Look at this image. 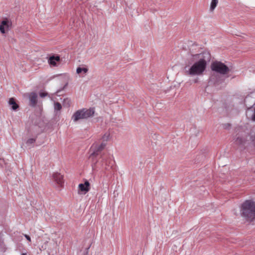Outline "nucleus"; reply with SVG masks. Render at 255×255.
<instances>
[{
  "label": "nucleus",
  "mask_w": 255,
  "mask_h": 255,
  "mask_svg": "<svg viewBox=\"0 0 255 255\" xmlns=\"http://www.w3.org/2000/svg\"><path fill=\"white\" fill-rule=\"evenodd\" d=\"M190 53L194 63L190 67H184V74L191 76L202 75L206 69L208 63L211 60L210 53L207 51H204L198 54H193L191 51Z\"/></svg>",
  "instance_id": "1"
},
{
  "label": "nucleus",
  "mask_w": 255,
  "mask_h": 255,
  "mask_svg": "<svg viewBox=\"0 0 255 255\" xmlns=\"http://www.w3.org/2000/svg\"><path fill=\"white\" fill-rule=\"evenodd\" d=\"M240 214L248 221L255 219V202L246 200L241 205Z\"/></svg>",
  "instance_id": "2"
},
{
  "label": "nucleus",
  "mask_w": 255,
  "mask_h": 255,
  "mask_svg": "<svg viewBox=\"0 0 255 255\" xmlns=\"http://www.w3.org/2000/svg\"><path fill=\"white\" fill-rule=\"evenodd\" d=\"M95 113L94 108L89 109L83 108L75 112L72 116V119L76 122L80 120L87 119L93 116Z\"/></svg>",
  "instance_id": "3"
},
{
  "label": "nucleus",
  "mask_w": 255,
  "mask_h": 255,
  "mask_svg": "<svg viewBox=\"0 0 255 255\" xmlns=\"http://www.w3.org/2000/svg\"><path fill=\"white\" fill-rule=\"evenodd\" d=\"M100 158L101 160L100 161V163L105 171H110L114 168L115 161L112 156L109 154L103 153Z\"/></svg>",
  "instance_id": "4"
},
{
  "label": "nucleus",
  "mask_w": 255,
  "mask_h": 255,
  "mask_svg": "<svg viewBox=\"0 0 255 255\" xmlns=\"http://www.w3.org/2000/svg\"><path fill=\"white\" fill-rule=\"evenodd\" d=\"M211 69L212 71L222 75L227 74L230 71L229 68L227 65L219 61H214L211 64Z\"/></svg>",
  "instance_id": "5"
},
{
  "label": "nucleus",
  "mask_w": 255,
  "mask_h": 255,
  "mask_svg": "<svg viewBox=\"0 0 255 255\" xmlns=\"http://www.w3.org/2000/svg\"><path fill=\"white\" fill-rule=\"evenodd\" d=\"M210 82L216 87L223 83L224 82V79L221 75L213 74L210 77Z\"/></svg>",
  "instance_id": "6"
},
{
  "label": "nucleus",
  "mask_w": 255,
  "mask_h": 255,
  "mask_svg": "<svg viewBox=\"0 0 255 255\" xmlns=\"http://www.w3.org/2000/svg\"><path fill=\"white\" fill-rule=\"evenodd\" d=\"M90 151L91 153L90 155L89 158L94 159V157L100 154L102 150L98 146L97 143H94L91 147Z\"/></svg>",
  "instance_id": "7"
},
{
  "label": "nucleus",
  "mask_w": 255,
  "mask_h": 255,
  "mask_svg": "<svg viewBox=\"0 0 255 255\" xmlns=\"http://www.w3.org/2000/svg\"><path fill=\"white\" fill-rule=\"evenodd\" d=\"M52 180L60 186L64 183L63 176L58 172H54L52 176Z\"/></svg>",
  "instance_id": "8"
},
{
  "label": "nucleus",
  "mask_w": 255,
  "mask_h": 255,
  "mask_svg": "<svg viewBox=\"0 0 255 255\" xmlns=\"http://www.w3.org/2000/svg\"><path fill=\"white\" fill-rule=\"evenodd\" d=\"M11 23L8 21L7 18L3 20L0 24V31L4 34L6 30L9 29V27L11 26Z\"/></svg>",
  "instance_id": "9"
},
{
  "label": "nucleus",
  "mask_w": 255,
  "mask_h": 255,
  "mask_svg": "<svg viewBox=\"0 0 255 255\" xmlns=\"http://www.w3.org/2000/svg\"><path fill=\"white\" fill-rule=\"evenodd\" d=\"M29 100V106L34 107L37 103V95L35 92H31L28 94Z\"/></svg>",
  "instance_id": "10"
},
{
  "label": "nucleus",
  "mask_w": 255,
  "mask_h": 255,
  "mask_svg": "<svg viewBox=\"0 0 255 255\" xmlns=\"http://www.w3.org/2000/svg\"><path fill=\"white\" fill-rule=\"evenodd\" d=\"M90 183L86 180L84 184L81 183L79 185V190L83 192L84 194L86 193L90 190Z\"/></svg>",
  "instance_id": "11"
},
{
  "label": "nucleus",
  "mask_w": 255,
  "mask_h": 255,
  "mask_svg": "<svg viewBox=\"0 0 255 255\" xmlns=\"http://www.w3.org/2000/svg\"><path fill=\"white\" fill-rule=\"evenodd\" d=\"M60 60V56L58 55H52L50 56L48 59V63L52 66H56L57 62Z\"/></svg>",
  "instance_id": "12"
},
{
  "label": "nucleus",
  "mask_w": 255,
  "mask_h": 255,
  "mask_svg": "<svg viewBox=\"0 0 255 255\" xmlns=\"http://www.w3.org/2000/svg\"><path fill=\"white\" fill-rule=\"evenodd\" d=\"M8 104L11 106V110L16 111L19 108V105L16 103L15 99L11 98L9 99Z\"/></svg>",
  "instance_id": "13"
},
{
  "label": "nucleus",
  "mask_w": 255,
  "mask_h": 255,
  "mask_svg": "<svg viewBox=\"0 0 255 255\" xmlns=\"http://www.w3.org/2000/svg\"><path fill=\"white\" fill-rule=\"evenodd\" d=\"M246 141L247 139L246 137L239 136L236 138L235 142L236 144L238 145L244 146L246 143Z\"/></svg>",
  "instance_id": "14"
},
{
  "label": "nucleus",
  "mask_w": 255,
  "mask_h": 255,
  "mask_svg": "<svg viewBox=\"0 0 255 255\" xmlns=\"http://www.w3.org/2000/svg\"><path fill=\"white\" fill-rule=\"evenodd\" d=\"M218 2V0H212L210 5V10L213 11L216 7Z\"/></svg>",
  "instance_id": "15"
},
{
  "label": "nucleus",
  "mask_w": 255,
  "mask_h": 255,
  "mask_svg": "<svg viewBox=\"0 0 255 255\" xmlns=\"http://www.w3.org/2000/svg\"><path fill=\"white\" fill-rule=\"evenodd\" d=\"M88 71L87 68H81L78 67L76 70V72L78 74H80L82 72H84V73H86Z\"/></svg>",
  "instance_id": "16"
},
{
  "label": "nucleus",
  "mask_w": 255,
  "mask_h": 255,
  "mask_svg": "<svg viewBox=\"0 0 255 255\" xmlns=\"http://www.w3.org/2000/svg\"><path fill=\"white\" fill-rule=\"evenodd\" d=\"M62 109V106L59 102H55L54 103V109L55 110L60 111Z\"/></svg>",
  "instance_id": "17"
},
{
  "label": "nucleus",
  "mask_w": 255,
  "mask_h": 255,
  "mask_svg": "<svg viewBox=\"0 0 255 255\" xmlns=\"http://www.w3.org/2000/svg\"><path fill=\"white\" fill-rule=\"evenodd\" d=\"M110 134L108 133H106L102 137V139L104 141H107L109 139Z\"/></svg>",
  "instance_id": "18"
},
{
  "label": "nucleus",
  "mask_w": 255,
  "mask_h": 255,
  "mask_svg": "<svg viewBox=\"0 0 255 255\" xmlns=\"http://www.w3.org/2000/svg\"><path fill=\"white\" fill-rule=\"evenodd\" d=\"M35 138H31L27 139L26 143L27 144H31L34 143L35 142Z\"/></svg>",
  "instance_id": "19"
},
{
  "label": "nucleus",
  "mask_w": 255,
  "mask_h": 255,
  "mask_svg": "<svg viewBox=\"0 0 255 255\" xmlns=\"http://www.w3.org/2000/svg\"><path fill=\"white\" fill-rule=\"evenodd\" d=\"M98 146L99 147H100L101 149H102L103 150H104L105 146H106V142H105V141H103V142L102 143H101L100 144H98Z\"/></svg>",
  "instance_id": "20"
},
{
  "label": "nucleus",
  "mask_w": 255,
  "mask_h": 255,
  "mask_svg": "<svg viewBox=\"0 0 255 255\" xmlns=\"http://www.w3.org/2000/svg\"><path fill=\"white\" fill-rule=\"evenodd\" d=\"M98 146L99 147H100L101 149H102L103 150H104L105 146H106V142H105V141H103V142L102 143H101L100 144H98Z\"/></svg>",
  "instance_id": "21"
},
{
  "label": "nucleus",
  "mask_w": 255,
  "mask_h": 255,
  "mask_svg": "<svg viewBox=\"0 0 255 255\" xmlns=\"http://www.w3.org/2000/svg\"><path fill=\"white\" fill-rule=\"evenodd\" d=\"M251 139L253 145L255 146V134L251 135Z\"/></svg>",
  "instance_id": "22"
},
{
  "label": "nucleus",
  "mask_w": 255,
  "mask_h": 255,
  "mask_svg": "<svg viewBox=\"0 0 255 255\" xmlns=\"http://www.w3.org/2000/svg\"><path fill=\"white\" fill-rule=\"evenodd\" d=\"M252 99V97L250 95H248L245 99V103L247 105V103Z\"/></svg>",
  "instance_id": "23"
},
{
  "label": "nucleus",
  "mask_w": 255,
  "mask_h": 255,
  "mask_svg": "<svg viewBox=\"0 0 255 255\" xmlns=\"http://www.w3.org/2000/svg\"><path fill=\"white\" fill-rule=\"evenodd\" d=\"M223 127L224 128L228 129V128H229L230 127H231V124H229V123L224 124L223 125Z\"/></svg>",
  "instance_id": "24"
},
{
  "label": "nucleus",
  "mask_w": 255,
  "mask_h": 255,
  "mask_svg": "<svg viewBox=\"0 0 255 255\" xmlns=\"http://www.w3.org/2000/svg\"><path fill=\"white\" fill-rule=\"evenodd\" d=\"M47 95V93L46 92H40L39 93V96L41 98H44Z\"/></svg>",
  "instance_id": "25"
},
{
  "label": "nucleus",
  "mask_w": 255,
  "mask_h": 255,
  "mask_svg": "<svg viewBox=\"0 0 255 255\" xmlns=\"http://www.w3.org/2000/svg\"><path fill=\"white\" fill-rule=\"evenodd\" d=\"M68 85V83H66L65 85H64V86L61 89H59L58 90L56 93H59L60 91H61L62 90H63L64 89H65Z\"/></svg>",
  "instance_id": "26"
},
{
  "label": "nucleus",
  "mask_w": 255,
  "mask_h": 255,
  "mask_svg": "<svg viewBox=\"0 0 255 255\" xmlns=\"http://www.w3.org/2000/svg\"><path fill=\"white\" fill-rule=\"evenodd\" d=\"M252 120L253 121H255V109H254V113L253 115L252 116Z\"/></svg>",
  "instance_id": "27"
},
{
  "label": "nucleus",
  "mask_w": 255,
  "mask_h": 255,
  "mask_svg": "<svg viewBox=\"0 0 255 255\" xmlns=\"http://www.w3.org/2000/svg\"><path fill=\"white\" fill-rule=\"evenodd\" d=\"M24 237H25V238L29 241V242H31V239H30V237L27 235H24Z\"/></svg>",
  "instance_id": "28"
},
{
  "label": "nucleus",
  "mask_w": 255,
  "mask_h": 255,
  "mask_svg": "<svg viewBox=\"0 0 255 255\" xmlns=\"http://www.w3.org/2000/svg\"><path fill=\"white\" fill-rule=\"evenodd\" d=\"M252 103H253L252 106H253V105H255V98H254V99H253V101Z\"/></svg>",
  "instance_id": "29"
},
{
  "label": "nucleus",
  "mask_w": 255,
  "mask_h": 255,
  "mask_svg": "<svg viewBox=\"0 0 255 255\" xmlns=\"http://www.w3.org/2000/svg\"><path fill=\"white\" fill-rule=\"evenodd\" d=\"M21 255H27L26 253H22Z\"/></svg>",
  "instance_id": "30"
},
{
  "label": "nucleus",
  "mask_w": 255,
  "mask_h": 255,
  "mask_svg": "<svg viewBox=\"0 0 255 255\" xmlns=\"http://www.w3.org/2000/svg\"><path fill=\"white\" fill-rule=\"evenodd\" d=\"M194 82H195V83L197 82V80H195L194 81Z\"/></svg>",
  "instance_id": "31"
}]
</instances>
